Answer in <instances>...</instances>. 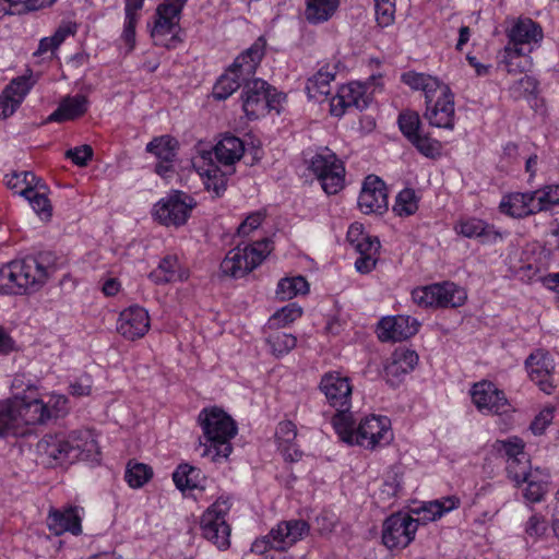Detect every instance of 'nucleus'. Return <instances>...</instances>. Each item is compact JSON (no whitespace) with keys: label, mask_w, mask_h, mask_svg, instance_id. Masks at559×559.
<instances>
[{"label":"nucleus","mask_w":559,"mask_h":559,"mask_svg":"<svg viewBox=\"0 0 559 559\" xmlns=\"http://www.w3.org/2000/svg\"><path fill=\"white\" fill-rule=\"evenodd\" d=\"M272 249V241L269 238H263L245 247V250L250 253V260L254 262V269L262 263Z\"/></svg>","instance_id":"864d4df0"},{"label":"nucleus","mask_w":559,"mask_h":559,"mask_svg":"<svg viewBox=\"0 0 559 559\" xmlns=\"http://www.w3.org/2000/svg\"><path fill=\"white\" fill-rule=\"evenodd\" d=\"M153 477V469L151 466L130 461L126 468L124 479L132 488H140L144 486Z\"/></svg>","instance_id":"a19ab883"},{"label":"nucleus","mask_w":559,"mask_h":559,"mask_svg":"<svg viewBox=\"0 0 559 559\" xmlns=\"http://www.w3.org/2000/svg\"><path fill=\"white\" fill-rule=\"evenodd\" d=\"M40 455L56 464H72L76 461H98L99 445L92 430H76L68 436L46 435L36 445Z\"/></svg>","instance_id":"f257e3e1"},{"label":"nucleus","mask_w":559,"mask_h":559,"mask_svg":"<svg viewBox=\"0 0 559 559\" xmlns=\"http://www.w3.org/2000/svg\"><path fill=\"white\" fill-rule=\"evenodd\" d=\"M397 122L401 132L408 141L420 132V119L415 111L401 112Z\"/></svg>","instance_id":"09e8293b"},{"label":"nucleus","mask_w":559,"mask_h":559,"mask_svg":"<svg viewBox=\"0 0 559 559\" xmlns=\"http://www.w3.org/2000/svg\"><path fill=\"white\" fill-rule=\"evenodd\" d=\"M418 362L417 352H392L386 365L384 373L388 380L395 384L400 378L412 371Z\"/></svg>","instance_id":"c756f323"},{"label":"nucleus","mask_w":559,"mask_h":559,"mask_svg":"<svg viewBox=\"0 0 559 559\" xmlns=\"http://www.w3.org/2000/svg\"><path fill=\"white\" fill-rule=\"evenodd\" d=\"M509 43L504 47L501 62L506 64L508 72H523L528 66V60L516 62L521 57L532 51V43H538L543 38L540 26L531 19H519L508 31Z\"/></svg>","instance_id":"20e7f679"},{"label":"nucleus","mask_w":559,"mask_h":559,"mask_svg":"<svg viewBox=\"0 0 559 559\" xmlns=\"http://www.w3.org/2000/svg\"><path fill=\"white\" fill-rule=\"evenodd\" d=\"M88 100L86 96L76 94L64 97L57 109L49 115L47 122H63L74 120L83 116L87 110Z\"/></svg>","instance_id":"c85d7f7f"},{"label":"nucleus","mask_w":559,"mask_h":559,"mask_svg":"<svg viewBox=\"0 0 559 559\" xmlns=\"http://www.w3.org/2000/svg\"><path fill=\"white\" fill-rule=\"evenodd\" d=\"M11 389L14 391L13 396L16 393L20 396H29L36 390V385L27 380L25 374H16L12 380Z\"/></svg>","instance_id":"e2e57ef3"},{"label":"nucleus","mask_w":559,"mask_h":559,"mask_svg":"<svg viewBox=\"0 0 559 559\" xmlns=\"http://www.w3.org/2000/svg\"><path fill=\"white\" fill-rule=\"evenodd\" d=\"M419 326L417 319L409 316H391L378 322L376 333L381 342H403L414 336Z\"/></svg>","instance_id":"4468645a"},{"label":"nucleus","mask_w":559,"mask_h":559,"mask_svg":"<svg viewBox=\"0 0 559 559\" xmlns=\"http://www.w3.org/2000/svg\"><path fill=\"white\" fill-rule=\"evenodd\" d=\"M177 258L167 255L159 262L158 266L150 273L148 277L158 285L173 282L177 277Z\"/></svg>","instance_id":"ea45409f"},{"label":"nucleus","mask_w":559,"mask_h":559,"mask_svg":"<svg viewBox=\"0 0 559 559\" xmlns=\"http://www.w3.org/2000/svg\"><path fill=\"white\" fill-rule=\"evenodd\" d=\"M229 508L227 499L218 498L201 516L200 527L203 537L218 549H226L230 544V527L225 520Z\"/></svg>","instance_id":"1a4fd4ad"},{"label":"nucleus","mask_w":559,"mask_h":559,"mask_svg":"<svg viewBox=\"0 0 559 559\" xmlns=\"http://www.w3.org/2000/svg\"><path fill=\"white\" fill-rule=\"evenodd\" d=\"M402 81L413 90L423 91L426 103H432L436 94L441 91V87L447 86L435 76L416 72L403 73Z\"/></svg>","instance_id":"7c9ffc66"},{"label":"nucleus","mask_w":559,"mask_h":559,"mask_svg":"<svg viewBox=\"0 0 559 559\" xmlns=\"http://www.w3.org/2000/svg\"><path fill=\"white\" fill-rule=\"evenodd\" d=\"M349 408L350 407H336V412L332 416V425L341 440L353 445L356 428L355 420L352 413H349Z\"/></svg>","instance_id":"473e14b6"},{"label":"nucleus","mask_w":559,"mask_h":559,"mask_svg":"<svg viewBox=\"0 0 559 559\" xmlns=\"http://www.w3.org/2000/svg\"><path fill=\"white\" fill-rule=\"evenodd\" d=\"M266 41L259 37L247 50L240 53L213 87L215 99L225 100L240 86H243L248 78L254 76L264 52Z\"/></svg>","instance_id":"7ed1b4c3"},{"label":"nucleus","mask_w":559,"mask_h":559,"mask_svg":"<svg viewBox=\"0 0 559 559\" xmlns=\"http://www.w3.org/2000/svg\"><path fill=\"white\" fill-rule=\"evenodd\" d=\"M245 152L242 141L235 135H224L214 147L217 162L226 169L235 171L234 164L239 160Z\"/></svg>","instance_id":"bb28decb"},{"label":"nucleus","mask_w":559,"mask_h":559,"mask_svg":"<svg viewBox=\"0 0 559 559\" xmlns=\"http://www.w3.org/2000/svg\"><path fill=\"white\" fill-rule=\"evenodd\" d=\"M526 368L532 377L549 376L555 370V362L550 352H532L525 360Z\"/></svg>","instance_id":"58836bf2"},{"label":"nucleus","mask_w":559,"mask_h":559,"mask_svg":"<svg viewBox=\"0 0 559 559\" xmlns=\"http://www.w3.org/2000/svg\"><path fill=\"white\" fill-rule=\"evenodd\" d=\"M275 436L282 442H293L297 437L296 425L290 420L281 421L276 428Z\"/></svg>","instance_id":"774afa93"},{"label":"nucleus","mask_w":559,"mask_h":559,"mask_svg":"<svg viewBox=\"0 0 559 559\" xmlns=\"http://www.w3.org/2000/svg\"><path fill=\"white\" fill-rule=\"evenodd\" d=\"M32 257L35 260L37 271L45 273L47 280L50 273L56 269V255L52 252L47 251Z\"/></svg>","instance_id":"680f3d73"},{"label":"nucleus","mask_w":559,"mask_h":559,"mask_svg":"<svg viewBox=\"0 0 559 559\" xmlns=\"http://www.w3.org/2000/svg\"><path fill=\"white\" fill-rule=\"evenodd\" d=\"M412 298L415 304L424 307L456 308L464 305L467 296L456 284L443 282L415 288Z\"/></svg>","instance_id":"0eeeda50"},{"label":"nucleus","mask_w":559,"mask_h":559,"mask_svg":"<svg viewBox=\"0 0 559 559\" xmlns=\"http://www.w3.org/2000/svg\"><path fill=\"white\" fill-rule=\"evenodd\" d=\"M267 343L272 349H294L297 338L292 334L277 331L267 337Z\"/></svg>","instance_id":"bf43d9fd"},{"label":"nucleus","mask_w":559,"mask_h":559,"mask_svg":"<svg viewBox=\"0 0 559 559\" xmlns=\"http://www.w3.org/2000/svg\"><path fill=\"white\" fill-rule=\"evenodd\" d=\"M205 442L200 439L197 451L202 457L211 456L213 462L227 459L233 445L230 440L237 435L235 420L222 408L213 406L204 408L198 416Z\"/></svg>","instance_id":"f03ea898"},{"label":"nucleus","mask_w":559,"mask_h":559,"mask_svg":"<svg viewBox=\"0 0 559 559\" xmlns=\"http://www.w3.org/2000/svg\"><path fill=\"white\" fill-rule=\"evenodd\" d=\"M527 487L524 491V498L532 502L537 503L544 500L545 495L548 492V483L537 474H532L530 479L524 480Z\"/></svg>","instance_id":"49530a36"},{"label":"nucleus","mask_w":559,"mask_h":559,"mask_svg":"<svg viewBox=\"0 0 559 559\" xmlns=\"http://www.w3.org/2000/svg\"><path fill=\"white\" fill-rule=\"evenodd\" d=\"M392 440L391 420L386 416L370 415L361 419L356 428L354 444L373 450Z\"/></svg>","instance_id":"9b49d317"},{"label":"nucleus","mask_w":559,"mask_h":559,"mask_svg":"<svg viewBox=\"0 0 559 559\" xmlns=\"http://www.w3.org/2000/svg\"><path fill=\"white\" fill-rule=\"evenodd\" d=\"M66 157L71 159L76 166L85 167L93 157V148L87 144L76 146L68 150Z\"/></svg>","instance_id":"4d7b16f0"},{"label":"nucleus","mask_w":559,"mask_h":559,"mask_svg":"<svg viewBox=\"0 0 559 559\" xmlns=\"http://www.w3.org/2000/svg\"><path fill=\"white\" fill-rule=\"evenodd\" d=\"M7 186L11 190H15L21 186H24L17 193L21 197L28 198L32 191L37 189L46 190V186L40 178H38L32 171L14 173L7 180Z\"/></svg>","instance_id":"f704fd0d"},{"label":"nucleus","mask_w":559,"mask_h":559,"mask_svg":"<svg viewBox=\"0 0 559 559\" xmlns=\"http://www.w3.org/2000/svg\"><path fill=\"white\" fill-rule=\"evenodd\" d=\"M538 200L543 201V211H548L552 205L559 204V186H548L543 192L538 191Z\"/></svg>","instance_id":"69168bd1"},{"label":"nucleus","mask_w":559,"mask_h":559,"mask_svg":"<svg viewBox=\"0 0 559 559\" xmlns=\"http://www.w3.org/2000/svg\"><path fill=\"white\" fill-rule=\"evenodd\" d=\"M555 408L552 406H547L539 412L538 415L531 423L530 429L534 435H542L548 425L551 424L554 419Z\"/></svg>","instance_id":"13d9d810"},{"label":"nucleus","mask_w":559,"mask_h":559,"mask_svg":"<svg viewBox=\"0 0 559 559\" xmlns=\"http://www.w3.org/2000/svg\"><path fill=\"white\" fill-rule=\"evenodd\" d=\"M417 209L418 199L414 189L406 188L397 194L393 211L399 216H409L414 214Z\"/></svg>","instance_id":"37998d69"},{"label":"nucleus","mask_w":559,"mask_h":559,"mask_svg":"<svg viewBox=\"0 0 559 559\" xmlns=\"http://www.w3.org/2000/svg\"><path fill=\"white\" fill-rule=\"evenodd\" d=\"M12 267L22 294L29 288L39 287L46 282V274L37 271L33 257L12 261Z\"/></svg>","instance_id":"393cba45"},{"label":"nucleus","mask_w":559,"mask_h":559,"mask_svg":"<svg viewBox=\"0 0 559 559\" xmlns=\"http://www.w3.org/2000/svg\"><path fill=\"white\" fill-rule=\"evenodd\" d=\"M302 314V309L296 302H290L277 310L269 320L271 328L285 326L288 323L294 322Z\"/></svg>","instance_id":"c03bdc74"},{"label":"nucleus","mask_w":559,"mask_h":559,"mask_svg":"<svg viewBox=\"0 0 559 559\" xmlns=\"http://www.w3.org/2000/svg\"><path fill=\"white\" fill-rule=\"evenodd\" d=\"M418 520L408 514L390 515L382 525V543L389 549L405 548L415 538Z\"/></svg>","instance_id":"f8f14e48"},{"label":"nucleus","mask_w":559,"mask_h":559,"mask_svg":"<svg viewBox=\"0 0 559 559\" xmlns=\"http://www.w3.org/2000/svg\"><path fill=\"white\" fill-rule=\"evenodd\" d=\"M39 190L40 189L32 191L31 195L25 199L41 219L48 221L52 215V207L45 192H40Z\"/></svg>","instance_id":"3c124183"},{"label":"nucleus","mask_w":559,"mask_h":559,"mask_svg":"<svg viewBox=\"0 0 559 559\" xmlns=\"http://www.w3.org/2000/svg\"><path fill=\"white\" fill-rule=\"evenodd\" d=\"M423 155L433 157L439 154L440 144L437 140L420 132L409 141Z\"/></svg>","instance_id":"5fc2aeb1"},{"label":"nucleus","mask_w":559,"mask_h":559,"mask_svg":"<svg viewBox=\"0 0 559 559\" xmlns=\"http://www.w3.org/2000/svg\"><path fill=\"white\" fill-rule=\"evenodd\" d=\"M358 206L365 214H382L388 210V193L383 180L374 175L366 177L358 197Z\"/></svg>","instance_id":"2eb2a0df"},{"label":"nucleus","mask_w":559,"mask_h":559,"mask_svg":"<svg viewBox=\"0 0 559 559\" xmlns=\"http://www.w3.org/2000/svg\"><path fill=\"white\" fill-rule=\"evenodd\" d=\"M455 230L466 238H479L481 242L496 241L500 234L492 226L478 218L461 221Z\"/></svg>","instance_id":"2f4dec72"},{"label":"nucleus","mask_w":559,"mask_h":559,"mask_svg":"<svg viewBox=\"0 0 559 559\" xmlns=\"http://www.w3.org/2000/svg\"><path fill=\"white\" fill-rule=\"evenodd\" d=\"M334 79V73L328 71L326 68H321L312 78L308 79L306 84V92L310 99L321 102L331 92V81Z\"/></svg>","instance_id":"72a5a7b5"},{"label":"nucleus","mask_w":559,"mask_h":559,"mask_svg":"<svg viewBox=\"0 0 559 559\" xmlns=\"http://www.w3.org/2000/svg\"><path fill=\"white\" fill-rule=\"evenodd\" d=\"M178 148V141L170 135L156 136L147 143L146 152L153 154L159 160L155 166V173L160 177L166 178L169 173H174L173 163L176 159Z\"/></svg>","instance_id":"6ab92c4d"},{"label":"nucleus","mask_w":559,"mask_h":559,"mask_svg":"<svg viewBox=\"0 0 559 559\" xmlns=\"http://www.w3.org/2000/svg\"><path fill=\"white\" fill-rule=\"evenodd\" d=\"M374 7L379 25H390L394 20L395 3H376Z\"/></svg>","instance_id":"338daca9"},{"label":"nucleus","mask_w":559,"mask_h":559,"mask_svg":"<svg viewBox=\"0 0 559 559\" xmlns=\"http://www.w3.org/2000/svg\"><path fill=\"white\" fill-rule=\"evenodd\" d=\"M310 169L321 182L322 189L328 194H336L344 187L345 167L336 154L325 148L323 153L316 154L310 164Z\"/></svg>","instance_id":"9d476101"},{"label":"nucleus","mask_w":559,"mask_h":559,"mask_svg":"<svg viewBox=\"0 0 559 559\" xmlns=\"http://www.w3.org/2000/svg\"><path fill=\"white\" fill-rule=\"evenodd\" d=\"M309 292V283L301 276L282 278L276 288V297L284 301L296 297L297 295H305Z\"/></svg>","instance_id":"e433bc0d"},{"label":"nucleus","mask_w":559,"mask_h":559,"mask_svg":"<svg viewBox=\"0 0 559 559\" xmlns=\"http://www.w3.org/2000/svg\"><path fill=\"white\" fill-rule=\"evenodd\" d=\"M538 191L521 193L515 192L508 195L500 203L502 212L513 217H525L543 211V201L538 200Z\"/></svg>","instance_id":"b1692460"},{"label":"nucleus","mask_w":559,"mask_h":559,"mask_svg":"<svg viewBox=\"0 0 559 559\" xmlns=\"http://www.w3.org/2000/svg\"><path fill=\"white\" fill-rule=\"evenodd\" d=\"M0 294H22L14 275L12 262L0 269Z\"/></svg>","instance_id":"603ef678"},{"label":"nucleus","mask_w":559,"mask_h":559,"mask_svg":"<svg viewBox=\"0 0 559 559\" xmlns=\"http://www.w3.org/2000/svg\"><path fill=\"white\" fill-rule=\"evenodd\" d=\"M265 214L261 211L249 214L237 229L238 236H248L255 230L264 221Z\"/></svg>","instance_id":"052dcab7"},{"label":"nucleus","mask_w":559,"mask_h":559,"mask_svg":"<svg viewBox=\"0 0 559 559\" xmlns=\"http://www.w3.org/2000/svg\"><path fill=\"white\" fill-rule=\"evenodd\" d=\"M473 403L480 412L488 414H501L507 412L508 400L504 392L499 390L490 381H480L471 390Z\"/></svg>","instance_id":"f3484780"},{"label":"nucleus","mask_w":559,"mask_h":559,"mask_svg":"<svg viewBox=\"0 0 559 559\" xmlns=\"http://www.w3.org/2000/svg\"><path fill=\"white\" fill-rule=\"evenodd\" d=\"M306 19L310 23L328 21L336 11L340 0H306Z\"/></svg>","instance_id":"c9c22d12"},{"label":"nucleus","mask_w":559,"mask_h":559,"mask_svg":"<svg viewBox=\"0 0 559 559\" xmlns=\"http://www.w3.org/2000/svg\"><path fill=\"white\" fill-rule=\"evenodd\" d=\"M528 464L527 455H522L520 460L507 461L508 477L515 481L516 485L523 484L524 480L530 479V476L533 474L530 472Z\"/></svg>","instance_id":"de8ad7c7"},{"label":"nucleus","mask_w":559,"mask_h":559,"mask_svg":"<svg viewBox=\"0 0 559 559\" xmlns=\"http://www.w3.org/2000/svg\"><path fill=\"white\" fill-rule=\"evenodd\" d=\"M234 171L221 169L207 170V179L205 181V187L209 192H213L215 197H221L227 188L226 176L231 175Z\"/></svg>","instance_id":"8fccbe9b"},{"label":"nucleus","mask_w":559,"mask_h":559,"mask_svg":"<svg viewBox=\"0 0 559 559\" xmlns=\"http://www.w3.org/2000/svg\"><path fill=\"white\" fill-rule=\"evenodd\" d=\"M189 473L190 475L201 474L200 469L189 464H180L173 473V480L176 487L181 491H185L187 489V486H190L189 484H192V480L189 479Z\"/></svg>","instance_id":"6e6d98bb"},{"label":"nucleus","mask_w":559,"mask_h":559,"mask_svg":"<svg viewBox=\"0 0 559 559\" xmlns=\"http://www.w3.org/2000/svg\"><path fill=\"white\" fill-rule=\"evenodd\" d=\"M92 391V379L88 374H82L70 384V394L76 397L87 396Z\"/></svg>","instance_id":"0e129e2a"},{"label":"nucleus","mask_w":559,"mask_h":559,"mask_svg":"<svg viewBox=\"0 0 559 559\" xmlns=\"http://www.w3.org/2000/svg\"><path fill=\"white\" fill-rule=\"evenodd\" d=\"M150 328L147 311L140 306H131L120 313L117 331L127 340H135L145 335Z\"/></svg>","instance_id":"aec40b11"},{"label":"nucleus","mask_w":559,"mask_h":559,"mask_svg":"<svg viewBox=\"0 0 559 559\" xmlns=\"http://www.w3.org/2000/svg\"><path fill=\"white\" fill-rule=\"evenodd\" d=\"M371 102L367 95L366 86L364 84L353 82L342 86L337 95L332 98L331 114L334 116H342L346 108L355 107L359 110L366 109Z\"/></svg>","instance_id":"a211bd4d"},{"label":"nucleus","mask_w":559,"mask_h":559,"mask_svg":"<svg viewBox=\"0 0 559 559\" xmlns=\"http://www.w3.org/2000/svg\"><path fill=\"white\" fill-rule=\"evenodd\" d=\"M15 417H17V427L21 430L23 425H40L45 424L52 417L51 408L47 406L41 400L32 395L20 396L16 393L13 397Z\"/></svg>","instance_id":"dca6fc26"},{"label":"nucleus","mask_w":559,"mask_h":559,"mask_svg":"<svg viewBox=\"0 0 559 559\" xmlns=\"http://www.w3.org/2000/svg\"><path fill=\"white\" fill-rule=\"evenodd\" d=\"M250 253L239 246L231 249L221 263L223 274L240 278L254 269V262L250 260Z\"/></svg>","instance_id":"cd10ccee"},{"label":"nucleus","mask_w":559,"mask_h":559,"mask_svg":"<svg viewBox=\"0 0 559 559\" xmlns=\"http://www.w3.org/2000/svg\"><path fill=\"white\" fill-rule=\"evenodd\" d=\"M48 527L55 535L70 532L79 535L82 532L81 518L76 508H68L64 511L53 510L47 519Z\"/></svg>","instance_id":"a878e982"},{"label":"nucleus","mask_w":559,"mask_h":559,"mask_svg":"<svg viewBox=\"0 0 559 559\" xmlns=\"http://www.w3.org/2000/svg\"><path fill=\"white\" fill-rule=\"evenodd\" d=\"M319 388L332 407H350L352 386L347 378L336 373H325Z\"/></svg>","instance_id":"5701e85b"},{"label":"nucleus","mask_w":559,"mask_h":559,"mask_svg":"<svg viewBox=\"0 0 559 559\" xmlns=\"http://www.w3.org/2000/svg\"><path fill=\"white\" fill-rule=\"evenodd\" d=\"M34 83L32 72L28 75L17 76L10 82L0 96V119L14 114Z\"/></svg>","instance_id":"412c9836"},{"label":"nucleus","mask_w":559,"mask_h":559,"mask_svg":"<svg viewBox=\"0 0 559 559\" xmlns=\"http://www.w3.org/2000/svg\"><path fill=\"white\" fill-rule=\"evenodd\" d=\"M270 84L261 79L248 78L242 91V108L247 117L255 119L265 110Z\"/></svg>","instance_id":"4be33fe9"},{"label":"nucleus","mask_w":559,"mask_h":559,"mask_svg":"<svg viewBox=\"0 0 559 559\" xmlns=\"http://www.w3.org/2000/svg\"><path fill=\"white\" fill-rule=\"evenodd\" d=\"M447 501L450 502L449 506H444V503H440L439 500H435L424 506L419 513H421L420 520L424 522L436 521L441 518L444 513L456 509L460 504V500L456 497H448ZM419 521V519H417Z\"/></svg>","instance_id":"79ce46f5"},{"label":"nucleus","mask_w":559,"mask_h":559,"mask_svg":"<svg viewBox=\"0 0 559 559\" xmlns=\"http://www.w3.org/2000/svg\"><path fill=\"white\" fill-rule=\"evenodd\" d=\"M14 403L12 399L0 402V438L23 433L17 427Z\"/></svg>","instance_id":"4c0bfd02"},{"label":"nucleus","mask_w":559,"mask_h":559,"mask_svg":"<svg viewBox=\"0 0 559 559\" xmlns=\"http://www.w3.org/2000/svg\"><path fill=\"white\" fill-rule=\"evenodd\" d=\"M495 449L499 454L507 457V461L520 460L524 452V442L521 438L512 437L507 440H498L495 443Z\"/></svg>","instance_id":"a18cd8bd"},{"label":"nucleus","mask_w":559,"mask_h":559,"mask_svg":"<svg viewBox=\"0 0 559 559\" xmlns=\"http://www.w3.org/2000/svg\"><path fill=\"white\" fill-rule=\"evenodd\" d=\"M310 526L305 520L280 522L270 533L254 540L251 550L264 554L269 548L284 551L309 534Z\"/></svg>","instance_id":"423d86ee"},{"label":"nucleus","mask_w":559,"mask_h":559,"mask_svg":"<svg viewBox=\"0 0 559 559\" xmlns=\"http://www.w3.org/2000/svg\"><path fill=\"white\" fill-rule=\"evenodd\" d=\"M195 205L197 202L191 195L175 190L154 205L153 216L164 226L179 227L187 223Z\"/></svg>","instance_id":"6e6552de"},{"label":"nucleus","mask_w":559,"mask_h":559,"mask_svg":"<svg viewBox=\"0 0 559 559\" xmlns=\"http://www.w3.org/2000/svg\"><path fill=\"white\" fill-rule=\"evenodd\" d=\"M188 0H165L156 9V21L151 32L154 44L167 49L180 41L178 31L181 11Z\"/></svg>","instance_id":"39448f33"},{"label":"nucleus","mask_w":559,"mask_h":559,"mask_svg":"<svg viewBox=\"0 0 559 559\" xmlns=\"http://www.w3.org/2000/svg\"><path fill=\"white\" fill-rule=\"evenodd\" d=\"M424 118L431 127L452 130L454 128V95L449 86H442L432 103H426Z\"/></svg>","instance_id":"ddd939ff"}]
</instances>
